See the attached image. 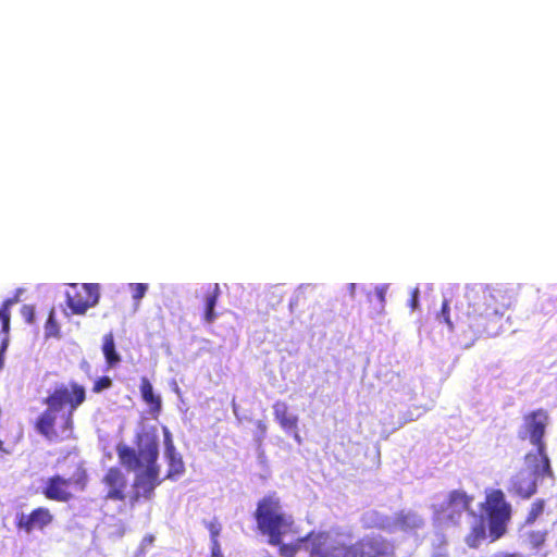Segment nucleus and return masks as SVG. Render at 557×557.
Returning a JSON list of instances; mask_svg holds the SVG:
<instances>
[{"label": "nucleus", "instance_id": "nucleus-1", "mask_svg": "<svg viewBox=\"0 0 557 557\" xmlns=\"http://www.w3.org/2000/svg\"><path fill=\"white\" fill-rule=\"evenodd\" d=\"M449 302L444 300L441 317L450 330L474 338L498 335L504 327V314L511 305V297L503 289L491 286H468L455 296V321L449 315Z\"/></svg>", "mask_w": 557, "mask_h": 557}, {"label": "nucleus", "instance_id": "nucleus-2", "mask_svg": "<svg viewBox=\"0 0 557 557\" xmlns=\"http://www.w3.org/2000/svg\"><path fill=\"white\" fill-rule=\"evenodd\" d=\"M123 465L145 463V469L136 472L128 484L126 476L119 468H110L102 478L106 487L104 498L120 502L129 509H134L144 502L154 497L156 488L162 483L160 467L157 465L158 455H120Z\"/></svg>", "mask_w": 557, "mask_h": 557}, {"label": "nucleus", "instance_id": "nucleus-3", "mask_svg": "<svg viewBox=\"0 0 557 557\" xmlns=\"http://www.w3.org/2000/svg\"><path fill=\"white\" fill-rule=\"evenodd\" d=\"M309 557H397L394 543L381 534H367L347 544L329 532L310 533Z\"/></svg>", "mask_w": 557, "mask_h": 557}, {"label": "nucleus", "instance_id": "nucleus-4", "mask_svg": "<svg viewBox=\"0 0 557 557\" xmlns=\"http://www.w3.org/2000/svg\"><path fill=\"white\" fill-rule=\"evenodd\" d=\"M255 519L259 532L268 536L271 545H278L283 536L293 531V517L283 510L280 499L274 495L264 496L258 502Z\"/></svg>", "mask_w": 557, "mask_h": 557}, {"label": "nucleus", "instance_id": "nucleus-5", "mask_svg": "<svg viewBox=\"0 0 557 557\" xmlns=\"http://www.w3.org/2000/svg\"><path fill=\"white\" fill-rule=\"evenodd\" d=\"M525 460L530 473L516 474L509 486V492L522 499H529L536 493L537 480L554 476L547 455H527Z\"/></svg>", "mask_w": 557, "mask_h": 557}, {"label": "nucleus", "instance_id": "nucleus-6", "mask_svg": "<svg viewBox=\"0 0 557 557\" xmlns=\"http://www.w3.org/2000/svg\"><path fill=\"white\" fill-rule=\"evenodd\" d=\"M484 510L488 518L491 541H497L507 532V523L511 518V506L505 500L500 490H492L486 494Z\"/></svg>", "mask_w": 557, "mask_h": 557}, {"label": "nucleus", "instance_id": "nucleus-7", "mask_svg": "<svg viewBox=\"0 0 557 557\" xmlns=\"http://www.w3.org/2000/svg\"><path fill=\"white\" fill-rule=\"evenodd\" d=\"M524 429L536 453L545 451L544 435L549 416L547 410L540 408L527 413L523 418Z\"/></svg>", "mask_w": 557, "mask_h": 557}, {"label": "nucleus", "instance_id": "nucleus-8", "mask_svg": "<svg viewBox=\"0 0 557 557\" xmlns=\"http://www.w3.org/2000/svg\"><path fill=\"white\" fill-rule=\"evenodd\" d=\"M72 313L83 314L89 308L95 307L100 298V287L96 283H72Z\"/></svg>", "mask_w": 557, "mask_h": 557}, {"label": "nucleus", "instance_id": "nucleus-9", "mask_svg": "<svg viewBox=\"0 0 557 557\" xmlns=\"http://www.w3.org/2000/svg\"><path fill=\"white\" fill-rule=\"evenodd\" d=\"M472 500V496L468 495L466 492L454 490L441 505L440 511L446 518L455 522L462 512L470 509Z\"/></svg>", "mask_w": 557, "mask_h": 557}, {"label": "nucleus", "instance_id": "nucleus-10", "mask_svg": "<svg viewBox=\"0 0 557 557\" xmlns=\"http://www.w3.org/2000/svg\"><path fill=\"white\" fill-rule=\"evenodd\" d=\"M51 521V515L48 509L37 508L29 515L21 513L16 520V527L23 529L26 532H30L34 529H42Z\"/></svg>", "mask_w": 557, "mask_h": 557}, {"label": "nucleus", "instance_id": "nucleus-11", "mask_svg": "<svg viewBox=\"0 0 557 557\" xmlns=\"http://www.w3.org/2000/svg\"><path fill=\"white\" fill-rule=\"evenodd\" d=\"M139 392L141 399L148 406L149 413L156 419L162 411V398L154 393L150 380L146 376L140 379Z\"/></svg>", "mask_w": 557, "mask_h": 557}, {"label": "nucleus", "instance_id": "nucleus-12", "mask_svg": "<svg viewBox=\"0 0 557 557\" xmlns=\"http://www.w3.org/2000/svg\"><path fill=\"white\" fill-rule=\"evenodd\" d=\"M273 416L285 432H294L296 438H298V417L289 412L288 405L285 401L277 400L273 404Z\"/></svg>", "mask_w": 557, "mask_h": 557}, {"label": "nucleus", "instance_id": "nucleus-13", "mask_svg": "<svg viewBox=\"0 0 557 557\" xmlns=\"http://www.w3.org/2000/svg\"><path fill=\"white\" fill-rule=\"evenodd\" d=\"M69 482L59 475L49 479L44 494L48 499L66 500L69 496Z\"/></svg>", "mask_w": 557, "mask_h": 557}, {"label": "nucleus", "instance_id": "nucleus-14", "mask_svg": "<svg viewBox=\"0 0 557 557\" xmlns=\"http://www.w3.org/2000/svg\"><path fill=\"white\" fill-rule=\"evenodd\" d=\"M221 295L220 286L218 283L209 286L206 296H205V312H203V321L206 323H212L218 314L214 311L218 299Z\"/></svg>", "mask_w": 557, "mask_h": 557}, {"label": "nucleus", "instance_id": "nucleus-15", "mask_svg": "<svg viewBox=\"0 0 557 557\" xmlns=\"http://www.w3.org/2000/svg\"><path fill=\"white\" fill-rule=\"evenodd\" d=\"M137 453H158L159 437L154 429L143 430L137 435Z\"/></svg>", "mask_w": 557, "mask_h": 557}, {"label": "nucleus", "instance_id": "nucleus-16", "mask_svg": "<svg viewBox=\"0 0 557 557\" xmlns=\"http://www.w3.org/2000/svg\"><path fill=\"white\" fill-rule=\"evenodd\" d=\"M486 536V527L482 517L471 527L469 533L465 537L466 544L470 548H478Z\"/></svg>", "mask_w": 557, "mask_h": 557}, {"label": "nucleus", "instance_id": "nucleus-17", "mask_svg": "<svg viewBox=\"0 0 557 557\" xmlns=\"http://www.w3.org/2000/svg\"><path fill=\"white\" fill-rule=\"evenodd\" d=\"M48 411L58 413L70 403V392L66 387L55 389L46 400Z\"/></svg>", "mask_w": 557, "mask_h": 557}, {"label": "nucleus", "instance_id": "nucleus-18", "mask_svg": "<svg viewBox=\"0 0 557 557\" xmlns=\"http://www.w3.org/2000/svg\"><path fill=\"white\" fill-rule=\"evenodd\" d=\"M102 352L109 367H114L121 361V356L115 349L113 333H107L102 338Z\"/></svg>", "mask_w": 557, "mask_h": 557}, {"label": "nucleus", "instance_id": "nucleus-19", "mask_svg": "<svg viewBox=\"0 0 557 557\" xmlns=\"http://www.w3.org/2000/svg\"><path fill=\"white\" fill-rule=\"evenodd\" d=\"M55 417L57 413L46 410L37 421L38 431L49 438L57 436V433L53 430Z\"/></svg>", "mask_w": 557, "mask_h": 557}, {"label": "nucleus", "instance_id": "nucleus-20", "mask_svg": "<svg viewBox=\"0 0 557 557\" xmlns=\"http://www.w3.org/2000/svg\"><path fill=\"white\" fill-rule=\"evenodd\" d=\"M165 460L169 466L166 479L176 480L184 473L185 467L181 455H165Z\"/></svg>", "mask_w": 557, "mask_h": 557}, {"label": "nucleus", "instance_id": "nucleus-21", "mask_svg": "<svg viewBox=\"0 0 557 557\" xmlns=\"http://www.w3.org/2000/svg\"><path fill=\"white\" fill-rule=\"evenodd\" d=\"M17 301V298L5 299L0 307V333L8 335L10 330V308Z\"/></svg>", "mask_w": 557, "mask_h": 557}, {"label": "nucleus", "instance_id": "nucleus-22", "mask_svg": "<svg viewBox=\"0 0 557 557\" xmlns=\"http://www.w3.org/2000/svg\"><path fill=\"white\" fill-rule=\"evenodd\" d=\"M546 502L543 498L535 499L525 516L524 525H533L537 519L543 515Z\"/></svg>", "mask_w": 557, "mask_h": 557}, {"label": "nucleus", "instance_id": "nucleus-23", "mask_svg": "<svg viewBox=\"0 0 557 557\" xmlns=\"http://www.w3.org/2000/svg\"><path fill=\"white\" fill-rule=\"evenodd\" d=\"M547 534L545 530H531L525 534V542L530 548L537 550L544 546Z\"/></svg>", "mask_w": 557, "mask_h": 557}, {"label": "nucleus", "instance_id": "nucleus-24", "mask_svg": "<svg viewBox=\"0 0 557 557\" xmlns=\"http://www.w3.org/2000/svg\"><path fill=\"white\" fill-rule=\"evenodd\" d=\"M128 287L136 304H138L145 297L148 290V285L145 283H131Z\"/></svg>", "mask_w": 557, "mask_h": 557}, {"label": "nucleus", "instance_id": "nucleus-25", "mask_svg": "<svg viewBox=\"0 0 557 557\" xmlns=\"http://www.w3.org/2000/svg\"><path fill=\"white\" fill-rule=\"evenodd\" d=\"M85 400V389L76 384H72V410Z\"/></svg>", "mask_w": 557, "mask_h": 557}, {"label": "nucleus", "instance_id": "nucleus-26", "mask_svg": "<svg viewBox=\"0 0 557 557\" xmlns=\"http://www.w3.org/2000/svg\"><path fill=\"white\" fill-rule=\"evenodd\" d=\"M45 332L47 337L57 336L59 334V325L54 320V313L52 310L50 311L48 320L46 322Z\"/></svg>", "mask_w": 557, "mask_h": 557}, {"label": "nucleus", "instance_id": "nucleus-27", "mask_svg": "<svg viewBox=\"0 0 557 557\" xmlns=\"http://www.w3.org/2000/svg\"><path fill=\"white\" fill-rule=\"evenodd\" d=\"M206 528L210 533L211 541H219L218 537L221 533L222 527L218 519H213L212 521L206 522Z\"/></svg>", "mask_w": 557, "mask_h": 557}, {"label": "nucleus", "instance_id": "nucleus-28", "mask_svg": "<svg viewBox=\"0 0 557 557\" xmlns=\"http://www.w3.org/2000/svg\"><path fill=\"white\" fill-rule=\"evenodd\" d=\"M278 546V553L282 557H295L298 547L294 544H284L282 541L277 545Z\"/></svg>", "mask_w": 557, "mask_h": 557}, {"label": "nucleus", "instance_id": "nucleus-29", "mask_svg": "<svg viewBox=\"0 0 557 557\" xmlns=\"http://www.w3.org/2000/svg\"><path fill=\"white\" fill-rule=\"evenodd\" d=\"M112 384V381L109 376H102V377H99L95 383H94V387H92V391L95 393H99L101 392L102 389H106V388H109Z\"/></svg>", "mask_w": 557, "mask_h": 557}, {"label": "nucleus", "instance_id": "nucleus-30", "mask_svg": "<svg viewBox=\"0 0 557 557\" xmlns=\"http://www.w3.org/2000/svg\"><path fill=\"white\" fill-rule=\"evenodd\" d=\"M21 315L27 323H32L34 321L35 317V310L34 307L30 305H24L21 308Z\"/></svg>", "mask_w": 557, "mask_h": 557}, {"label": "nucleus", "instance_id": "nucleus-31", "mask_svg": "<svg viewBox=\"0 0 557 557\" xmlns=\"http://www.w3.org/2000/svg\"><path fill=\"white\" fill-rule=\"evenodd\" d=\"M419 295H420V290L419 288H413L410 293V299H409V307L411 308V310H416L419 308Z\"/></svg>", "mask_w": 557, "mask_h": 557}, {"label": "nucleus", "instance_id": "nucleus-32", "mask_svg": "<svg viewBox=\"0 0 557 557\" xmlns=\"http://www.w3.org/2000/svg\"><path fill=\"white\" fill-rule=\"evenodd\" d=\"M163 440L165 445V453H173L174 446L172 443V435L166 428L163 429Z\"/></svg>", "mask_w": 557, "mask_h": 557}, {"label": "nucleus", "instance_id": "nucleus-33", "mask_svg": "<svg viewBox=\"0 0 557 557\" xmlns=\"http://www.w3.org/2000/svg\"><path fill=\"white\" fill-rule=\"evenodd\" d=\"M211 555L212 557H222L221 547L219 541H211Z\"/></svg>", "mask_w": 557, "mask_h": 557}, {"label": "nucleus", "instance_id": "nucleus-34", "mask_svg": "<svg viewBox=\"0 0 557 557\" xmlns=\"http://www.w3.org/2000/svg\"><path fill=\"white\" fill-rule=\"evenodd\" d=\"M495 557H523L519 553H498L495 555Z\"/></svg>", "mask_w": 557, "mask_h": 557}, {"label": "nucleus", "instance_id": "nucleus-35", "mask_svg": "<svg viewBox=\"0 0 557 557\" xmlns=\"http://www.w3.org/2000/svg\"><path fill=\"white\" fill-rule=\"evenodd\" d=\"M377 296H379L380 300L383 302L384 301V292L382 289H380L377 292Z\"/></svg>", "mask_w": 557, "mask_h": 557}, {"label": "nucleus", "instance_id": "nucleus-36", "mask_svg": "<svg viewBox=\"0 0 557 557\" xmlns=\"http://www.w3.org/2000/svg\"><path fill=\"white\" fill-rule=\"evenodd\" d=\"M119 453L127 454V453H135V451L133 449H129V448H123V449H120Z\"/></svg>", "mask_w": 557, "mask_h": 557}]
</instances>
